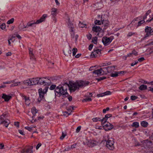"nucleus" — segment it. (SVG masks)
<instances>
[{"label":"nucleus","mask_w":153,"mask_h":153,"mask_svg":"<svg viewBox=\"0 0 153 153\" xmlns=\"http://www.w3.org/2000/svg\"><path fill=\"white\" fill-rule=\"evenodd\" d=\"M89 83L88 81H76L75 82L70 81L69 84L65 82L62 85H59L56 88L55 90V96L60 97L62 95L63 97H66L68 95L67 91L68 87L71 91L74 92L80 88L87 85Z\"/></svg>","instance_id":"obj_1"},{"label":"nucleus","mask_w":153,"mask_h":153,"mask_svg":"<svg viewBox=\"0 0 153 153\" xmlns=\"http://www.w3.org/2000/svg\"><path fill=\"white\" fill-rule=\"evenodd\" d=\"M47 17V15L46 14H43L42 16L40 18L37 20L36 22H33L32 23H31L30 22H28L27 23L28 24L29 27H31L34 24H39L40 23L44 21L45 19Z\"/></svg>","instance_id":"obj_2"},{"label":"nucleus","mask_w":153,"mask_h":153,"mask_svg":"<svg viewBox=\"0 0 153 153\" xmlns=\"http://www.w3.org/2000/svg\"><path fill=\"white\" fill-rule=\"evenodd\" d=\"M106 141V146L107 148L110 150H113L114 148V142L112 139H108L107 140H105Z\"/></svg>","instance_id":"obj_3"},{"label":"nucleus","mask_w":153,"mask_h":153,"mask_svg":"<svg viewBox=\"0 0 153 153\" xmlns=\"http://www.w3.org/2000/svg\"><path fill=\"white\" fill-rule=\"evenodd\" d=\"M115 68V66H111L103 68H101V70L103 72L102 74H106L108 73L111 72Z\"/></svg>","instance_id":"obj_4"},{"label":"nucleus","mask_w":153,"mask_h":153,"mask_svg":"<svg viewBox=\"0 0 153 153\" xmlns=\"http://www.w3.org/2000/svg\"><path fill=\"white\" fill-rule=\"evenodd\" d=\"M48 80L49 79H47L44 77H38V85L45 86L49 82L48 81Z\"/></svg>","instance_id":"obj_5"},{"label":"nucleus","mask_w":153,"mask_h":153,"mask_svg":"<svg viewBox=\"0 0 153 153\" xmlns=\"http://www.w3.org/2000/svg\"><path fill=\"white\" fill-rule=\"evenodd\" d=\"M145 32L146 33V34L144 37L145 38L153 34V30H152L150 27L148 26H146L145 29Z\"/></svg>","instance_id":"obj_6"},{"label":"nucleus","mask_w":153,"mask_h":153,"mask_svg":"<svg viewBox=\"0 0 153 153\" xmlns=\"http://www.w3.org/2000/svg\"><path fill=\"white\" fill-rule=\"evenodd\" d=\"M48 88V87H46L43 90L42 88H40L39 89L38 92L40 97L43 99L44 95L46 93Z\"/></svg>","instance_id":"obj_7"},{"label":"nucleus","mask_w":153,"mask_h":153,"mask_svg":"<svg viewBox=\"0 0 153 153\" xmlns=\"http://www.w3.org/2000/svg\"><path fill=\"white\" fill-rule=\"evenodd\" d=\"M112 39L111 37L105 36L102 39V42L105 45H107L111 42Z\"/></svg>","instance_id":"obj_8"},{"label":"nucleus","mask_w":153,"mask_h":153,"mask_svg":"<svg viewBox=\"0 0 153 153\" xmlns=\"http://www.w3.org/2000/svg\"><path fill=\"white\" fill-rule=\"evenodd\" d=\"M103 127L106 131L111 130L113 128V126L111 123L108 122L105 125L103 126Z\"/></svg>","instance_id":"obj_9"},{"label":"nucleus","mask_w":153,"mask_h":153,"mask_svg":"<svg viewBox=\"0 0 153 153\" xmlns=\"http://www.w3.org/2000/svg\"><path fill=\"white\" fill-rule=\"evenodd\" d=\"M143 145L145 148H146L149 147L152 145V143L150 140H147L143 141Z\"/></svg>","instance_id":"obj_10"},{"label":"nucleus","mask_w":153,"mask_h":153,"mask_svg":"<svg viewBox=\"0 0 153 153\" xmlns=\"http://www.w3.org/2000/svg\"><path fill=\"white\" fill-rule=\"evenodd\" d=\"M87 145L89 147H93L96 145V141L90 140L89 141L87 140L86 142Z\"/></svg>","instance_id":"obj_11"},{"label":"nucleus","mask_w":153,"mask_h":153,"mask_svg":"<svg viewBox=\"0 0 153 153\" xmlns=\"http://www.w3.org/2000/svg\"><path fill=\"white\" fill-rule=\"evenodd\" d=\"M112 116L111 114H107L105 115V117L102 119V124H104L106 122L108 119Z\"/></svg>","instance_id":"obj_12"},{"label":"nucleus","mask_w":153,"mask_h":153,"mask_svg":"<svg viewBox=\"0 0 153 153\" xmlns=\"http://www.w3.org/2000/svg\"><path fill=\"white\" fill-rule=\"evenodd\" d=\"M111 94V92L110 91H107L105 92L98 94L97 97H103L105 95H110Z\"/></svg>","instance_id":"obj_13"},{"label":"nucleus","mask_w":153,"mask_h":153,"mask_svg":"<svg viewBox=\"0 0 153 153\" xmlns=\"http://www.w3.org/2000/svg\"><path fill=\"white\" fill-rule=\"evenodd\" d=\"M2 98L4 99L5 101L7 102L12 98V96L10 95H8L3 94L2 95Z\"/></svg>","instance_id":"obj_14"},{"label":"nucleus","mask_w":153,"mask_h":153,"mask_svg":"<svg viewBox=\"0 0 153 153\" xmlns=\"http://www.w3.org/2000/svg\"><path fill=\"white\" fill-rule=\"evenodd\" d=\"M57 9L56 8H52L51 9V15L53 17H55L57 14Z\"/></svg>","instance_id":"obj_15"},{"label":"nucleus","mask_w":153,"mask_h":153,"mask_svg":"<svg viewBox=\"0 0 153 153\" xmlns=\"http://www.w3.org/2000/svg\"><path fill=\"white\" fill-rule=\"evenodd\" d=\"M67 24L69 28L71 29H74V26L73 24L71 22L69 18H68V21Z\"/></svg>","instance_id":"obj_16"},{"label":"nucleus","mask_w":153,"mask_h":153,"mask_svg":"<svg viewBox=\"0 0 153 153\" xmlns=\"http://www.w3.org/2000/svg\"><path fill=\"white\" fill-rule=\"evenodd\" d=\"M31 111L33 114V116H32V118H33H33L35 117L36 116V114L38 112V110L36 109L35 107H33L32 108Z\"/></svg>","instance_id":"obj_17"},{"label":"nucleus","mask_w":153,"mask_h":153,"mask_svg":"<svg viewBox=\"0 0 153 153\" xmlns=\"http://www.w3.org/2000/svg\"><path fill=\"white\" fill-rule=\"evenodd\" d=\"M10 123V121L8 119H6L4 121H1L0 124H4V126L6 127H7Z\"/></svg>","instance_id":"obj_18"},{"label":"nucleus","mask_w":153,"mask_h":153,"mask_svg":"<svg viewBox=\"0 0 153 153\" xmlns=\"http://www.w3.org/2000/svg\"><path fill=\"white\" fill-rule=\"evenodd\" d=\"M8 117L7 113L5 112L3 114L0 116V120L1 121H4L5 120V119L7 118Z\"/></svg>","instance_id":"obj_19"},{"label":"nucleus","mask_w":153,"mask_h":153,"mask_svg":"<svg viewBox=\"0 0 153 153\" xmlns=\"http://www.w3.org/2000/svg\"><path fill=\"white\" fill-rule=\"evenodd\" d=\"M29 53L30 54V58L31 59L33 60L35 59L33 53V50L32 49L30 48H29Z\"/></svg>","instance_id":"obj_20"},{"label":"nucleus","mask_w":153,"mask_h":153,"mask_svg":"<svg viewBox=\"0 0 153 153\" xmlns=\"http://www.w3.org/2000/svg\"><path fill=\"white\" fill-rule=\"evenodd\" d=\"M92 73L93 74L98 75L102 74V71L101 70V68L99 69L93 71L92 72Z\"/></svg>","instance_id":"obj_21"},{"label":"nucleus","mask_w":153,"mask_h":153,"mask_svg":"<svg viewBox=\"0 0 153 153\" xmlns=\"http://www.w3.org/2000/svg\"><path fill=\"white\" fill-rule=\"evenodd\" d=\"M64 54L67 56H71L72 53L71 51L70 50H66L65 51H63Z\"/></svg>","instance_id":"obj_22"},{"label":"nucleus","mask_w":153,"mask_h":153,"mask_svg":"<svg viewBox=\"0 0 153 153\" xmlns=\"http://www.w3.org/2000/svg\"><path fill=\"white\" fill-rule=\"evenodd\" d=\"M102 30V29L99 26H96L93 27L92 28V30L95 32H98Z\"/></svg>","instance_id":"obj_23"},{"label":"nucleus","mask_w":153,"mask_h":153,"mask_svg":"<svg viewBox=\"0 0 153 153\" xmlns=\"http://www.w3.org/2000/svg\"><path fill=\"white\" fill-rule=\"evenodd\" d=\"M38 77H36V78H33L31 79V81H32V85H38Z\"/></svg>","instance_id":"obj_24"},{"label":"nucleus","mask_w":153,"mask_h":153,"mask_svg":"<svg viewBox=\"0 0 153 153\" xmlns=\"http://www.w3.org/2000/svg\"><path fill=\"white\" fill-rule=\"evenodd\" d=\"M23 97L25 100L26 104L28 105H29L30 104V100L29 97H27L25 96H24Z\"/></svg>","instance_id":"obj_25"},{"label":"nucleus","mask_w":153,"mask_h":153,"mask_svg":"<svg viewBox=\"0 0 153 153\" xmlns=\"http://www.w3.org/2000/svg\"><path fill=\"white\" fill-rule=\"evenodd\" d=\"M131 126L133 127H134L136 128L139 127V125L138 122H133L131 125Z\"/></svg>","instance_id":"obj_26"},{"label":"nucleus","mask_w":153,"mask_h":153,"mask_svg":"<svg viewBox=\"0 0 153 153\" xmlns=\"http://www.w3.org/2000/svg\"><path fill=\"white\" fill-rule=\"evenodd\" d=\"M33 147L32 146H30L29 148L26 149V153H33V151L32 149Z\"/></svg>","instance_id":"obj_27"},{"label":"nucleus","mask_w":153,"mask_h":153,"mask_svg":"<svg viewBox=\"0 0 153 153\" xmlns=\"http://www.w3.org/2000/svg\"><path fill=\"white\" fill-rule=\"evenodd\" d=\"M109 22L106 20H102V24L105 27H107L108 25Z\"/></svg>","instance_id":"obj_28"},{"label":"nucleus","mask_w":153,"mask_h":153,"mask_svg":"<svg viewBox=\"0 0 153 153\" xmlns=\"http://www.w3.org/2000/svg\"><path fill=\"white\" fill-rule=\"evenodd\" d=\"M139 88L141 90H144L147 89V86L146 85H142L139 87Z\"/></svg>","instance_id":"obj_29"},{"label":"nucleus","mask_w":153,"mask_h":153,"mask_svg":"<svg viewBox=\"0 0 153 153\" xmlns=\"http://www.w3.org/2000/svg\"><path fill=\"white\" fill-rule=\"evenodd\" d=\"M102 119H101L100 117H97L93 118L92 120L94 122H97V121H101V122H102Z\"/></svg>","instance_id":"obj_30"},{"label":"nucleus","mask_w":153,"mask_h":153,"mask_svg":"<svg viewBox=\"0 0 153 153\" xmlns=\"http://www.w3.org/2000/svg\"><path fill=\"white\" fill-rule=\"evenodd\" d=\"M148 124V123L146 121H143L141 123V125L143 127H146L147 126Z\"/></svg>","instance_id":"obj_31"},{"label":"nucleus","mask_w":153,"mask_h":153,"mask_svg":"<svg viewBox=\"0 0 153 153\" xmlns=\"http://www.w3.org/2000/svg\"><path fill=\"white\" fill-rule=\"evenodd\" d=\"M97 52L95 50V49H94V51L92 52L91 56L92 57H95L97 56Z\"/></svg>","instance_id":"obj_32"},{"label":"nucleus","mask_w":153,"mask_h":153,"mask_svg":"<svg viewBox=\"0 0 153 153\" xmlns=\"http://www.w3.org/2000/svg\"><path fill=\"white\" fill-rule=\"evenodd\" d=\"M70 30V33L71 34V37L72 39H74L75 35L74 32V29H71Z\"/></svg>","instance_id":"obj_33"},{"label":"nucleus","mask_w":153,"mask_h":153,"mask_svg":"<svg viewBox=\"0 0 153 153\" xmlns=\"http://www.w3.org/2000/svg\"><path fill=\"white\" fill-rule=\"evenodd\" d=\"M24 27L25 25H24V24H20L19 27V30L20 31H24L25 30H23L25 28V27Z\"/></svg>","instance_id":"obj_34"},{"label":"nucleus","mask_w":153,"mask_h":153,"mask_svg":"<svg viewBox=\"0 0 153 153\" xmlns=\"http://www.w3.org/2000/svg\"><path fill=\"white\" fill-rule=\"evenodd\" d=\"M92 100V99L91 98L86 97L85 99L82 100V101L83 102H86L88 101H90Z\"/></svg>","instance_id":"obj_35"},{"label":"nucleus","mask_w":153,"mask_h":153,"mask_svg":"<svg viewBox=\"0 0 153 153\" xmlns=\"http://www.w3.org/2000/svg\"><path fill=\"white\" fill-rule=\"evenodd\" d=\"M73 51V56H74L76 54V53L77 51V49L76 48H74L72 49Z\"/></svg>","instance_id":"obj_36"},{"label":"nucleus","mask_w":153,"mask_h":153,"mask_svg":"<svg viewBox=\"0 0 153 153\" xmlns=\"http://www.w3.org/2000/svg\"><path fill=\"white\" fill-rule=\"evenodd\" d=\"M92 42L94 44H96L97 43V37H94L92 38Z\"/></svg>","instance_id":"obj_37"},{"label":"nucleus","mask_w":153,"mask_h":153,"mask_svg":"<svg viewBox=\"0 0 153 153\" xmlns=\"http://www.w3.org/2000/svg\"><path fill=\"white\" fill-rule=\"evenodd\" d=\"M101 21H100V20H96L95 21V24L96 25H100L102 24V20L101 19Z\"/></svg>","instance_id":"obj_38"},{"label":"nucleus","mask_w":153,"mask_h":153,"mask_svg":"<svg viewBox=\"0 0 153 153\" xmlns=\"http://www.w3.org/2000/svg\"><path fill=\"white\" fill-rule=\"evenodd\" d=\"M14 21V19L12 18L11 19L9 20L7 22V23L8 24H10L13 23Z\"/></svg>","instance_id":"obj_39"},{"label":"nucleus","mask_w":153,"mask_h":153,"mask_svg":"<svg viewBox=\"0 0 153 153\" xmlns=\"http://www.w3.org/2000/svg\"><path fill=\"white\" fill-rule=\"evenodd\" d=\"M110 76L112 77H116L118 76L116 71L114 73H112L111 74Z\"/></svg>","instance_id":"obj_40"},{"label":"nucleus","mask_w":153,"mask_h":153,"mask_svg":"<svg viewBox=\"0 0 153 153\" xmlns=\"http://www.w3.org/2000/svg\"><path fill=\"white\" fill-rule=\"evenodd\" d=\"M142 81H143V82H142L143 83H144L147 84H151L152 85H153V81L148 82L147 81H146L143 80H142Z\"/></svg>","instance_id":"obj_41"},{"label":"nucleus","mask_w":153,"mask_h":153,"mask_svg":"<svg viewBox=\"0 0 153 153\" xmlns=\"http://www.w3.org/2000/svg\"><path fill=\"white\" fill-rule=\"evenodd\" d=\"M6 28V25L4 23H2L1 25H0V28L2 30Z\"/></svg>","instance_id":"obj_42"},{"label":"nucleus","mask_w":153,"mask_h":153,"mask_svg":"<svg viewBox=\"0 0 153 153\" xmlns=\"http://www.w3.org/2000/svg\"><path fill=\"white\" fill-rule=\"evenodd\" d=\"M106 79V77H100L99 78H96V79L97 80L98 82H99L100 80H104Z\"/></svg>","instance_id":"obj_43"},{"label":"nucleus","mask_w":153,"mask_h":153,"mask_svg":"<svg viewBox=\"0 0 153 153\" xmlns=\"http://www.w3.org/2000/svg\"><path fill=\"white\" fill-rule=\"evenodd\" d=\"M144 22H145V21L144 20H141V21H139L138 22L137 27H139V26H140L142 24H143Z\"/></svg>","instance_id":"obj_44"},{"label":"nucleus","mask_w":153,"mask_h":153,"mask_svg":"<svg viewBox=\"0 0 153 153\" xmlns=\"http://www.w3.org/2000/svg\"><path fill=\"white\" fill-rule=\"evenodd\" d=\"M116 73H117L118 76L120 75V74H122L123 75L124 73H126V72L124 71H116Z\"/></svg>","instance_id":"obj_45"},{"label":"nucleus","mask_w":153,"mask_h":153,"mask_svg":"<svg viewBox=\"0 0 153 153\" xmlns=\"http://www.w3.org/2000/svg\"><path fill=\"white\" fill-rule=\"evenodd\" d=\"M138 98V97L135 96H131V99L132 100H134Z\"/></svg>","instance_id":"obj_46"},{"label":"nucleus","mask_w":153,"mask_h":153,"mask_svg":"<svg viewBox=\"0 0 153 153\" xmlns=\"http://www.w3.org/2000/svg\"><path fill=\"white\" fill-rule=\"evenodd\" d=\"M56 87V85H52L51 86L49 89L51 90H53Z\"/></svg>","instance_id":"obj_47"},{"label":"nucleus","mask_w":153,"mask_h":153,"mask_svg":"<svg viewBox=\"0 0 153 153\" xmlns=\"http://www.w3.org/2000/svg\"><path fill=\"white\" fill-rule=\"evenodd\" d=\"M132 52L133 54H134L135 56H137L138 55V53L134 49L132 50Z\"/></svg>","instance_id":"obj_48"},{"label":"nucleus","mask_w":153,"mask_h":153,"mask_svg":"<svg viewBox=\"0 0 153 153\" xmlns=\"http://www.w3.org/2000/svg\"><path fill=\"white\" fill-rule=\"evenodd\" d=\"M110 108L109 107H107L106 109H104L103 110L102 112L103 113H105L106 111L109 110Z\"/></svg>","instance_id":"obj_49"},{"label":"nucleus","mask_w":153,"mask_h":153,"mask_svg":"<svg viewBox=\"0 0 153 153\" xmlns=\"http://www.w3.org/2000/svg\"><path fill=\"white\" fill-rule=\"evenodd\" d=\"M81 127L80 126H79L77 127L76 130V133H78L80 131V130L81 129Z\"/></svg>","instance_id":"obj_50"},{"label":"nucleus","mask_w":153,"mask_h":153,"mask_svg":"<svg viewBox=\"0 0 153 153\" xmlns=\"http://www.w3.org/2000/svg\"><path fill=\"white\" fill-rule=\"evenodd\" d=\"M21 83V82H15L13 83L14 86H18L19 85H20Z\"/></svg>","instance_id":"obj_51"},{"label":"nucleus","mask_w":153,"mask_h":153,"mask_svg":"<svg viewBox=\"0 0 153 153\" xmlns=\"http://www.w3.org/2000/svg\"><path fill=\"white\" fill-rule=\"evenodd\" d=\"M66 136V134H65L63 132H62V135L60 137V139L61 140H63L64 138Z\"/></svg>","instance_id":"obj_52"},{"label":"nucleus","mask_w":153,"mask_h":153,"mask_svg":"<svg viewBox=\"0 0 153 153\" xmlns=\"http://www.w3.org/2000/svg\"><path fill=\"white\" fill-rule=\"evenodd\" d=\"M85 25L82 24V23H81L80 22H79V26L80 27L82 28L83 27H85Z\"/></svg>","instance_id":"obj_53"},{"label":"nucleus","mask_w":153,"mask_h":153,"mask_svg":"<svg viewBox=\"0 0 153 153\" xmlns=\"http://www.w3.org/2000/svg\"><path fill=\"white\" fill-rule=\"evenodd\" d=\"M25 128L26 129L28 130L29 131H31L33 127H25Z\"/></svg>","instance_id":"obj_54"},{"label":"nucleus","mask_w":153,"mask_h":153,"mask_svg":"<svg viewBox=\"0 0 153 153\" xmlns=\"http://www.w3.org/2000/svg\"><path fill=\"white\" fill-rule=\"evenodd\" d=\"M97 52V54L101 53V50L100 49H97V48L94 49Z\"/></svg>","instance_id":"obj_55"},{"label":"nucleus","mask_w":153,"mask_h":153,"mask_svg":"<svg viewBox=\"0 0 153 153\" xmlns=\"http://www.w3.org/2000/svg\"><path fill=\"white\" fill-rule=\"evenodd\" d=\"M133 54V53H132V52L131 53H129L127 54V56H125V60L126 59V58L128 57H129L131 56V55Z\"/></svg>","instance_id":"obj_56"},{"label":"nucleus","mask_w":153,"mask_h":153,"mask_svg":"<svg viewBox=\"0 0 153 153\" xmlns=\"http://www.w3.org/2000/svg\"><path fill=\"white\" fill-rule=\"evenodd\" d=\"M144 59H145L144 58V57H141L140 58H139L138 59V61H139L140 62H141L143 61V60H144Z\"/></svg>","instance_id":"obj_57"},{"label":"nucleus","mask_w":153,"mask_h":153,"mask_svg":"<svg viewBox=\"0 0 153 153\" xmlns=\"http://www.w3.org/2000/svg\"><path fill=\"white\" fill-rule=\"evenodd\" d=\"M93 46V45L92 44H91L89 46L88 49L89 50L91 51L92 50Z\"/></svg>","instance_id":"obj_58"},{"label":"nucleus","mask_w":153,"mask_h":153,"mask_svg":"<svg viewBox=\"0 0 153 153\" xmlns=\"http://www.w3.org/2000/svg\"><path fill=\"white\" fill-rule=\"evenodd\" d=\"M28 84L29 85H32V81H31V79H29L28 80Z\"/></svg>","instance_id":"obj_59"},{"label":"nucleus","mask_w":153,"mask_h":153,"mask_svg":"<svg viewBox=\"0 0 153 153\" xmlns=\"http://www.w3.org/2000/svg\"><path fill=\"white\" fill-rule=\"evenodd\" d=\"M28 80H25L23 82V83L25 85H29L28 84Z\"/></svg>","instance_id":"obj_60"},{"label":"nucleus","mask_w":153,"mask_h":153,"mask_svg":"<svg viewBox=\"0 0 153 153\" xmlns=\"http://www.w3.org/2000/svg\"><path fill=\"white\" fill-rule=\"evenodd\" d=\"M14 125L16 126L17 127H19V122H15L14 123Z\"/></svg>","instance_id":"obj_61"},{"label":"nucleus","mask_w":153,"mask_h":153,"mask_svg":"<svg viewBox=\"0 0 153 153\" xmlns=\"http://www.w3.org/2000/svg\"><path fill=\"white\" fill-rule=\"evenodd\" d=\"M134 34V33H132V32H129L128 33V34H127V36H130L133 35Z\"/></svg>","instance_id":"obj_62"},{"label":"nucleus","mask_w":153,"mask_h":153,"mask_svg":"<svg viewBox=\"0 0 153 153\" xmlns=\"http://www.w3.org/2000/svg\"><path fill=\"white\" fill-rule=\"evenodd\" d=\"M138 63V61H136L135 62V63H131V66H134V65H136V64H137V63Z\"/></svg>","instance_id":"obj_63"},{"label":"nucleus","mask_w":153,"mask_h":153,"mask_svg":"<svg viewBox=\"0 0 153 153\" xmlns=\"http://www.w3.org/2000/svg\"><path fill=\"white\" fill-rule=\"evenodd\" d=\"M87 38L88 39L90 40L92 38V35L91 34L87 35Z\"/></svg>","instance_id":"obj_64"}]
</instances>
